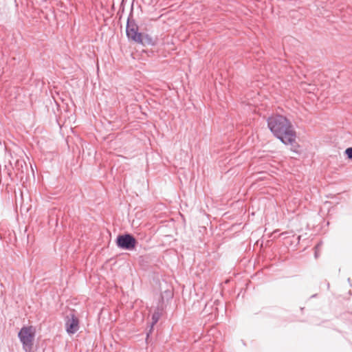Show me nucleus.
<instances>
[{
	"instance_id": "4",
	"label": "nucleus",
	"mask_w": 352,
	"mask_h": 352,
	"mask_svg": "<svg viewBox=\"0 0 352 352\" xmlns=\"http://www.w3.org/2000/svg\"><path fill=\"white\" fill-rule=\"evenodd\" d=\"M65 327L68 333L74 334L79 329V321L74 311L67 314L65 321Z\"/></svg>"
},
{
	"instance_id": "6",
	"label": "nucleus",
	"mask_w": 352,
	"mask_h": 352,
	"mask_svg": "<svg viewBox=\"0 0 352 352\" xmlns=\"http://www.w3.org/2000/svg\"><path fill=\"white\" fill-rule=\"evenodd\" d=\"M141 41H137L136 43H141L142 45H154L155 43L153 38L148 34H141Z\"/></svg>"
},
{
	"instance_id": "11",
	"label": "nucleus",
	"mask_w": 352,
	"mask_h": 352,
	"mask_svg": "<svg viewBox=\"0 0 352 352\" xmlns=\"http://www.w3.org/2000/svg\"><path fill=\"white\" fill-rule=\"evenodd\" d=\"M318 248H319V244L316 246V249L318 250Z\"/></svg>"
},
{
	"instance_id": "5",
	"label": "nucleus",
	"mask_w": 352,
	"mask_h": 352,
	"mask_svg": "<svg viewBox=\"0 0 352 352\" xmlns=\"http://www.w3.org/2000/svg\"><path fill=\"white\" fill-rule=\"evenodd\" d=\"M126 36L128 38L135 42L141 41L140 36L141 33L138 32V27L133 21L128 19L126 24Z\"/></svg>"
},
{
	"instance_id": "3",
	"label": "nucleus",
	"mask_w": 352,
	"mask_h": 352,
	"mask_svg": "<svg viewBox=\"0 0 352 352\" xmlns=\"http://www.w3.org/2000/svg\"><path fill=\"white\" fill-rule=\"evenodd\" d=\"M136 243V239L129 234L120 235L117 238L118 246L124 250H133L135 247Z\"/></svg>"
},
{
	"instance_id": "10",
	"label": "nucleus",
	"mask_w": 352,
	"mask_h": 352,
	"mask_svg": "<svg viewBox=\"0 0 352 352\" xmlns=\"http://www.w3.org/2000/svg\"><path fill=\"white\" fill-rule=\"evenodd\" d=\"M315 256H316V258H317V257H318V253H317V251H316V252H315Z\"/></svg>"
},
{
	"instance_id": "1",
	"label": "nucleus",
	"mask_w": 352,
	"mask_h": 352,
	"mask_svg": "<svg viewBox=\"0 0 352 352\" xmlns=\"http://www.w3.org/2000/svg\"><path fill=\"white\" fill-rule=\"evenodd\" d=\"M267 125L272 133L283 144L293 145L296 132L291 122L285 116L274 115L267 119Z\"/></svg>"
},
{
	"instance_id": "8",
	"label": "nucleus",
	"mask_w": 352,
	"mask_h": 352,
	"mask_svg": "<svg viewBox=\"0 0 352 352\" xmlns=\"http://www.w3.org/2000/svg\"><path fill=\"white\" fill-rule=\"evenodd\" d=\"M301 87L304 90L309 93L314 92L315 90L314 85H311L310 84L302 83Z\"/></svg>"
},
{
	"instance_id": "7",
	"label": "nucleus",
	"mask_w": 352,
	"mask_h": 352,
	"mask_svg": "<svg viewBox=\"0 0 352 352\" xmlns=\"http://www.w3.org/2000/svg\"><path fill=\"white\" fill-rule=\"evenodd\" d=\"M161 312L159 309L156 310L152 315V324H151V328L153 327L154 324H155L158 320L160 318L161 316Z\"/></svg>"
},
{
	"instance_id": "9",
	"label": "nucleus",
	"mask_w": 352,
	"mask_h": 352,
	"mask_svg": "<svg viewBox=\"0 0 352 352\" xmlns=\"http://www.w3.org/2000/svg\"><path fill=\"white\" fill-rule=\"evenodd\" d=\"M345 153L349 159H352V147L346 148Z\"/></svg>"
},
{
	"instance_id": "2",
	"label": "nucleus",
	"mask_w": 352,
	"mask_h": 352,
	"mask_svg": "<svg viewBox=\"0 0 352 352\" xmlns=\"http://www.w3.org/2000/svg\"><path fill=\"white\" fill-rule=\"evenodd\" d=\"M18 336L24 351L31 352L35 338V329L32 326L23 327L19 332Z\"/></svg>"
}]
</instances>
